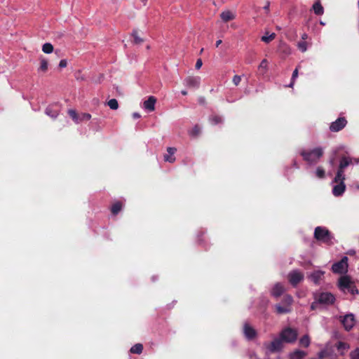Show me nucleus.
<instances>
[{"label":"nucleus","instance_id":"37998d69","mask_svg":"<svg viewBox=\"0 0 359 359\" xmlns=\"http://www.w3.org/2000/svg\"><path fill=\"white\" fill-rule=\"evenodd\" d=\"M241 81V78L240 76L235 75L233 78V83L235 86H238Z\"/></svg>","mask_w":359,"mask_h":359},{"label":"nucleus","instance_id":"f03ea898","mask_svg":"<svg viewBox=\"0 0 359 359\" xmlns=\"http://www.w3.org/2000/svg\"><path fill=\"white\" fill-rule=\"evenodd\" d=\"M297 338H274L270 343H264L263 348L266 355L280 353L285 344L294 343Z\"/></svg>","mask_w":359,"mask_h":359},{"label":"nucleus","instance_id":"e433bc0d","mask_svg":"<svg viewBox=\"0 0 359 359\" xmlns=\"http://www.w3.org/2000/svg\"><path fill=\"white\" fill-rule=\"evenodd\" d=\"M311 344L310 338H300L299 344L303 347H308Z\"/></svg>","mask_w":359,"mask_h":359},{"label":"nucleus","instance_id":"a19ab883","mask_svg":"<svg viewBox=\"0 0 359 359\" xmlns=\"http://www.w3.org/2000/svg\"><path fill=\"white\" fill-rule=\"evenodd\" d=\"M91 118V115L88 113H83L80 114L79 116V123L83 121H88Z\"/></svg>","mask_w":359,"mask_h":359},{"label":"nucleus","instance_id":"f704fd0d","mask_svg":"<svg viewBox=\"0 0 359 359\" xmlns=\"http://www.w3.org/2000/svg\"><path fill=\"white\" fill-rule=\"evenodd\" d=\"M210 121L212 123V124L216 125V124H218L219 123H222V118L220 116H219L213 115V116L210 117Z\"/></svg>","mask_w":359,"mask_h":359},{"label":"nucleus","instance_id":"7ed1b4c3","mask_svg":"<svg viewBox=\"0 0 359 359\" xmlns=\"http://www.w3.org/2000/svg\"><path fill=\"white\" fill-rule=\"evenodd\" d=\"M323 149L322 147H316L311 151L303 150L300 154L304 160L309 164H316L323 155Z\"/></svg>","mask_w":359,"mask_h":359},{"label":"nucleus","instance_id":"412c9836","mask_svg":"<svg viewBox=\"0 0 359 359\" xmlns=\"http://www.w3.org/2000/svg\"><path fill=\"white\" fill-rule=\"evenodd\" d=\"M243 332L245 337H255L256 331L249 324L245 323L243 327Z\"/></svg>","mask_w":359,"mask_h":359},{"label":"nucleus","instance_id":"5fc2aeb1","mask_svg":"<svg viewBox=\"0 0 359 359\" xmlns=\"http://www.w3.org/2000/svg\"><path fill=\"white\" fill-rule=\"evenodd\" d=\"M330 163L332 165H334V159H333V158H331V159L330 160Z\"/></svg>","mask_w":359,"mask_h":359},{"label":"nucleus","instance_id":"f257e3e1","mask_svg":"<svg viewBox=\"0 0 359 359\" xmlns=\"http://www.w3.org/2000/svg\"><path fill=\"white\" fill-rule=\"evenodd\" d=\"M348 345L342 341H337L334 344L327 343L325 347L318 353L320 359L327 357L337 356L338 354L343 355L348 349Z\"/></svg>","mask_w":359,"mask_h":359},{"label":"nucleus","instance_id":"2f4dec72","mask_svg":"<svg viewBox=\"0 0 359 359\" xmlns=\"http://www.w3.org/2000/svg\"><path fill=\"white\" fill-rule=\"evenodd\" d=\"M40 67L39 70L46 72L48 70V61L45 58L41 59Z\"/></svg>","mask_w":359,"mask_h":359},{"label":"nucleus","instance_id":"5701e85b","mask_svg":"<svg viewBox=\"0 0 359 359\" xmlns=\"http://www.w3.org/2000/svg\"><path fill=\"white\" fill-rule=\"evenodd\" d=\"M313 12L315 13V14L318 15H321L323 14L324 13V9H323V7L322 6L321 4L320 3V1H316L313 5Z\"/></svg>","mask_w":359,"mask_h":359},{"label":"nucleus","instance_id":"09e8293b","mask_svg":"<svg viewBox=\"0 0 359 359\" xmlns=\"http://www.w3.org/2000/svg\"><path fill=\"white\" fill-rule=\"evenodd\" d=\"M308 34H306V33H304L302 35V41H306L307 39H308Z\"/></svg>","mask_w":359,"mask_h":359},{"label":"nucleus","instance_id":"864d4df0","mask_svg":"<svg viewBox=\"0 0 359 359\" xmlns=\"http://www.w3.org/2000/svg\"><path fill=\"white\" fill-rule=\"evenodd\" d=\"M294 81H292H292H291V83H290V85H289L288 86H289V87H290V88H292V87H293V86H294Z\"/></svg>","mask_w":359,"mask_h":359},{"label":"nucleus","instance_id":"4d7b16f0","mask_svg":"<svg viewBox=\"0 0 359 359\" xmlns=\"http://www.w3.org/2000/svg\"><path fill=\"white\" fill-rule=\"evenodd\" d=\"M264 8L265 10H269V5H267V6H264Z\"/></svg>","mask_w":359,"mask_h":359},{"label":"nucleus","instance_id":"13d9d810","mask_svg":"<svg viewBox=\"0 0 359 359\" xmlns=\"http://www.w3.org/2000/svg\"><path fill=\"white\" fill-rule=\"evenodd\" d=\"M248 341L250 340H252V339H255V338H251V337H249V338H246Z\"/></svg>","mask_w":359,"mask_h":359},{"label":"nucleus","instance_id":"20e7f679","mask_svg":"<svg viewBox=\"0 0 359 359\" xmlns=\"http://www.w3.org/2000/svg\"><path fill=\"white\" fill-rule=\"evenodd\" d=\"M339 287L344 293H350L355 295L358 293V289L355 287L354 283L348 276H341L339 279Z\"/></svg>","mask_w":359,"mask_h":359},{"label":"nucleus","instance_id":"6ab92c4d","mask_svg":"<svg viewBox=\"0 0 359 359\" xmlns=\"http://www.w3.org/2000/svg\"><path fill=\"white\" fill-rule=\"evenodd\" d=\"M307 352L299 349L295 350L289 355V359H304Z\"/></svg>","mask_w":359,"mask_h":359},{"label":"nucleus","instance_id":"a878e982","mask_svg":"<svg viewBox=\"0 0 359 359\" xmlns=\"http://www.w3.org/2000/svg\"><path fill=\"white\" fill-rule=\"evenodd\" d=\"M46 114L50 116L53 118H56L59 114L58 111L53 110L51 107H48L46 109L45 111Z\"/></svg>","mask_w":359,"mask_h":359},{"label":"nucleus","instance_id":"4468645a","mask_svg":"<svg viewBox=\"0 0 359 359\" xmlns=\"http://www.w3.org/2000/svg\"><path fill=\"white\" fill-rule=\"evenodd\" d=\"M236 17V13L229 10L224 11L220 13V18L223 22H228L233 20Z\"/></svg>","mask_w":359,"mask_h":359},{"label":"nucleus","instance_id":"cd10ccee","mask_svg":"<svg viewBox=\"0 0 359 359\" xmlns=\"http://www.w3.org/2000/svg\"><path fill=\"white\" fill-rule=\"evenodd\" d=\"M68 114L71 116V118L73 119V121L79 123V116L80 115H78L76 111L74 109H69L68 110Z\"/></svg>","mask_w":359,"mask_h":359},{"label":"nucleus","instance_id":"4be33fe9","mask_svg":"<svg viewBox=\"0 0 359 359\" xmlns=\"http://www.w3.org/2000/svg\"><path fill=\"white\" fill-rule=\"evenodd\" d=\"M278 50L286 55H288L291 53L290 48L285 42L283 41H280L279 43Z\"/></svg>","mask_w":359,"mask_h":359},{"label":"nucleus","instance_id":"f3484780","mask_svg":"<svg viewBox=\"0 0 359 359\" xmlns=\"http://www.w3.org/2000/svg\"><path fill=\"white\" fill-rule=\"evenodd\" d=\"M298 335L297 330L292 327H286L282 330L279 337H297Z\"/></svg>","mask_w":359,"mask_h":359},{"label":"nucleus","instance_id":"2eb2a0df","mask_svg":"<svg viewBox=\"0 0 359 359\" xmlns=\"http://www.w3.org/2000/svg\"><path fill=\"white\" fill-rule=\"evenodd\" d=\"M156 99L154 96H150L148 100H145L143 103V107L148 111H153L155 110V104Z\"/></svg>","mask_w":359,"mask_h":359},{"label":"nucleus","instance_id":"72a5a7b5","mask_svg":"<svg viewBox=\"0 0 359 359\" xmlns=\"http://www.w3.org/2000/svg\"><path fill=\"white\" fill-rule=\"evenodd\" d=\"M297 48L302 53H304L307 50V43L304 41H300L297 43Z\"/></svg>","mask_w":359,"mask_h":359},{"label":"nucleus","instance_id":"603ef678","mask_svg":"<svg viewBox=\"0 0 359 359\" xmlns=\"http://www.w3.org/2000/svg\"><path fill=\"white\" fill-rule=\"evenodd\" d=\"M222 40H220V39L217 40L216 41V46L218 47L222 43Z\"/></svg>","mask_w":359,"mask_h":359},{"label":"nucleus","instance_id":"bf43d9fd","mask_svg":"<svg viewBox=\"0 0 359 359\" xmlns=\"http://www.w3.org/2000/svg\"><path fill=\"white\" fill-rule=\"evenodd\" d=\"M320 23V25H325V23H324L323 22H322V21H321Z\"/></svg>","mask_w":359,"mask_h":359},{"label":"nucleus","instance_id":"de8ad7c7","mask_svg":"<svg viewBox=\"0 0 359 359\" xmlns=\"http://www.w3.org/2000/svg\"><path fill=\"white\" fill-rule=\"evenodd\" d=\"M133 117L134 118H140V117H141V116H140V114L138 112H134V113L133 114Z\"/></svg>","mask_w":359,"mask_h":359},{"label":"nucleus","instance_id":"9b49d317","mask_svg":"<svg viewBox=\"0 0 359 359\" xmlns=\"http://www.w3.org/2000/svg\"><path fill=\"white\" fill-rule=\"evenodd\" d=\"M288 278L290 283L293 286H296L303 280L304 275L299 271H292L288 274Z\"/></svg>","mask_w":359,"mask_h":359},{"label":"nucleus","instance_id":"ea45409f","mask_svg":"<svg viewBox=\"0 0 359 359\" xmlns=\"http://www.w3.org/2000/svg\"><path fill=\"white\" fill-rule=\"evenodd\" d=\"M133 36L134 37V43H135L140 44L144 41V40L137 35V32L136 31H134L133 32Z\"/></svg>","mask_w":359,"mask_h":359},{"label":"nucleus","instance_id":"f8f14e48","mask_svg":"<svg viewBox=\"0 0 359 359\" xmlns=\"http://www.w3.org/2000/svg\"><path fill=\"white\" fill-rule=\"evenodd\" d=\"M346 123L347 121L344 118H339L331 123L330 129L332 132H338L345 127Z\"/></svg>","mask_w":359,"mask_h":359},{"label":"nucleus","instance_id":"052dcab7","mask_svg":"<svg viewBox=\"0 0 359 359\" xmlns=\"http://www.w3.org/2000/svg\"><path fill=\"white\" fill-rule=\"evenodd\" d=\"M203 48H201V50L200 53H203Z\"/></svg>","mask_w":359,"mask_h":359},{"label":"nucleus","instance_id":"a18cd8bd","mask_svg":"<svg viewBox=\"0 0 359 359\" xmlns=\"http://www.w3.org/2000/svg\"><path fill=\"white\" fill-rule=\"evenodd\" d=\"M203 65V62L201 59H198L196 63V69H199Z\"/></svg>","mask_w":359,"mask_h":359},{"label":"nucleus","instance_id":"c03bdc74","mask_svg":"<svg viewBox=\"0 0 359 359\" xmlns=\"http://www.w3.org/2000/svg\"><path fill=\"white\" fill-rule=\"evenodd\" d=\"M67 65V62L66 60H61L59 63V67L60 68L66 67Z\"/></svg>","mask_w":359,"mask_h":359},{"label":"nucleus","instance_id":"58836bf2","mask_svg":"<svg viewBox=\"0 0 359 359\" xmlns=\"http://www.w3.org/2000/svg\"><path fill=\"white\" fill-rule=\"evenodd\" d=\"M267 60L266 59H264L259 66V69L262 71L263 73L266 72V71L267 70Z\"/></svg>","mask_w":359,"mask_h":359},{"label":"nucleus","instance_id":"c756f323","mask_svg":"<svg viewBox=\"0 0 359 359\" xmlns=\"http://www.w3.org/2000/svg\"><path fill=\"white\" fill-rule=\"evenodd\" d=\"M292 302H293V299H292V296H290L289 294H286L284 296L283 299V303L284 304L285 306L290 307Z\"/></svg>","mask_w":359,"mask_h":359},{"label":"nucleus","instance_id":"9d476101","mask_svg":"<svg viewBox=\"0 0 359 359\" xmlns=\"http://www.w3.org/2000/svg\"><path fill=\"white\" fill-rule=\"evenodd\" d=\"M316 300L319 304L330 305L334 303L335 298L334 295L330 292H322L316 297Z\"/></svg>","mask_w":359,"mask_h":359},{"label":"nucleus","instance_id":"6e6552de","mask_svg":"<svg viewBox=\"0 0 359 359\" xmlns=\"http://www.w3.org/2000/svg\"><path fill=\"white\" fill-rule=\"evenodd\" d=\"M340 322L346 330H350L353 328L355 323V316L353 313H348L344 316L339 317Z\"/></svg>","mask_w":359,"mask_h":359},{"label":"nucleus","instance_id":"aec40b11","mask_svg":"<svg viewBox=\"0 0 359 359\" xmlns=\"http://www.w3.org/2000/svg\"><path fill=\"white\" fill-rule=\"evenodd\" d=\"M324 273L323 271H316L309 276V278L314 283L318 284L320 280L323 278Z\"/></svg>","mask_w":359,"mask_h":359},{"label":"nucleus","instance_id":"8fccbe9b","mask_svg":"<svg viewBox=\"0 0 359 359\" xmlns=\"http://www.w3.org/2000/svg\"><path fill=\"white\" fill-rule=\"evenodd\" d=\"M318 302L317 301H316L315 302L312 303V304H311V309H316V306H317V304H318Z\"/></svg>","mask_w":359,"mask_h":359},{"label":"nucleus","instance_id":"c9c22d12","mask_svg":"<svg viewBox=\"0 0 359 359\" xmlns=\"http://www.w3.org/2000/svg\"><path fill=\"white\" fill-rule=\"evenodd\" d=\"M316 175L320 179L324 178L325 175L324 169L322 167H318L316 170Z\"/></svg>","mask_w":359,"mask_h":359},{"label":"nucleus","instance_id":"39448f33","mask_svg":"<svg viewBox=\"0 0 359 359\" xmlns=\"http://www.w3.org/2000/svg\"><path fill=\"white\" fill-rule=\"evenodd\" d=\"M351 164H353V159L351 157L345 155L341 156L338 170L336 175L337 180H339L340 178L341 179L342 177H345L344 173V169Z\"/></svg>","mask_w":359,"mask_h":359},{"label":"nucleus","instance_id":"ddd939ff","mask_svg":"<svg viewBox=\"0 0 359 359\" xmlns=\"http://www.w3.org/2000/svg\"><path fill=\"white\" fill-rule=\"evenodd\" d=\"M184 82L187 87L197 88L200 86L201 77L189 76L185 79Z\"/></svg>","mask_w":359,"mask_h":359},{"label":"nucleus","instance_id":"6e6d98bb","mask_svg":"<svg viewBox=\"0 0 359 359\" xmlns=\"http://www.w3.org/2000/svg\"><path fill=\"white\" fill-rule=\"evenodd\" d=\"M181 93L183 95H186L187 94V92L186 90H182Z\"/></svg>","mask_w":359,"mask_h":359},{"label":"nucleus","instance_id":"680f3d73","mask_svg":"<svg viewBox=\"0 0 359 359\" xmlns=\"http://www.w3.org/2000/svg\"><path fill=\"white\" fill-rule=\"evenodd\" d=\"M142 1L144 4H145L146 0H142Z\"/></svg>","mask_w":359,"mask_h":359},{"label":"nucleus","instance_id":"a211bd4d","mask_svg":"<svg viewBox=\"0 0 359 359\" xmlns=\"http://www.w3.org/2000/svg\"><path fill=\"white\" fill-rule=\"evenodd\" d=\"M176 150L177 149L175 147H168L167 148L168 154H165L164 156V160L169 163L175 162V157L174 156V154H175Z\"/></svg>","mask_w":359,"mask_h":359},{"label":"nucleus","instance_id":"0eeeda50","mask_svg":"<svg viewBox=\"0 0 359 359\" xmlns=\"http://www.w3.org/2000/svg\"><path fill=\"white\" fill-rule=\"evenodd\" d=\"M348 269V257H344L339 262L334 263L332 270L335 273H345Z\"/></svg>","mask_w":359,"mask_h":359},{"label":"nucleus","instance_id":"4c0bfd02","mask_svg":"<svg viewBox=\"0 0 359 359\" xmlns=\"http://www.w3.org/2000/svg\"><path fill=\"white\" fill-rule=\"evenodd\" d=\"M200 132V128L198 126H195L192 130L189 131V135L192 137H197Z\"/></svg>","mask_w":359,"mask_h":359},{"label":"nucleus","instance_id":"1a4fd4ad","mask_svg":"<svg viewBox=\"0 0 359 359\" xmlns=\"http://www.w3.org/2000/svg\"><path fill=\"white\" fill-rule=\"evenodd\" d=\"M345 177H342V178L339 180H337V175L334 177V182L336 184L334 185L332 189V193L335 196H341L345 189L346 185L344 184Z\"/></svg>","mask_w":359,"mask_h":359},{"label":"nucleus","instance_id":"79ce46f5","mask_svg":"<svg viewBox=\"0 0 359 359\" xmlns=\"http://www.w3.org/2000/svg\"><path fill=\"white\" fill-rule=\"evenodd\" d=\"M351 359H359V348H356L351 353Z\"/></svg>","mask_w":359,"mask_h":359},{"label":"nucleus","instance_id":"7c9ffc66","mask_svg":"<svg viewBox=\"0 0 359 359\" xmlns=\"http://www.w3.org/2000/svg\"><path fill=\"white\" fill-rule=\"evenodd\" d=\"M276 36V35L275 33H272L269 35H268V33H266V34L263 36L261 39L262 41L265 43H269L270 41L275 39Z\"/></svg>","mask_w":359,"mask_h":359},{"label":"nucleus","instance_id":"bb28decb","mask_svg":"<svg viewBox=\"0 0 359 359\" xmlns=\"http://www.w3.org/2000/svg\"><path fill=\"white\" fill-rule=\"evenodd\" d=\"M53 46L50 43H46L42 46V50L44 53L50 54L53 51Z\"/></svg>","mask_w":359,"mask_h":359},{"label":"nucleus","instance_id":"3c124183","mask_svg":"<svg viewBox=\"0 0 359 359\" xmlns=\"http://www.w3.org/2000/svg\"><path fill=\"white\" fill-rule=\"evenodd\" d=\"M205 97H200V98H199V102H200L201 104H204V103H205Z\"/></svg>","mask_w":359,"mask_h":359},{"label":"nucleus","instance_id":"b1692460","mask_svg":"<svg viewBox=\"0 0 359 359\" xmlns=\"http://www.w3.org/2000/svg\"><path fill=\"white\" fill-rule=\"evenodd\" d=\"M276 312L278 314L287 313L291 311L290 307L287 306H281L280 304L276 305Z\"/></svg>","mask_w":359,"mask_h":359},{"label":"nucleus","instance_id":"473e14b6","mask_svg":"<svg viewBox=\"0 0 359 359\" xmlns=\"http://www.w3.org/2000/svg\"><path fill=\"white\" fill-rule=\"evenodd\" d=\"M107 105L113 110H116L118 108V103L116 99L109 100L107 102Z\"/></svg>","mask_w":359,"mask_h":359},{"label":"nucleus","instance_id":"49530a36","mask_svg":"<svg viewBox=\"0 0 359 359\" xmlns=\"http://www.w3.org/2000/svg\"><path fill=\"white\" fill-rule=\"evenodd\" d=\"M297 76H298V68L297 67L292 73L291 80L294 81L297 78Z\"/></svg>","mask_w":359,"mask_h":359},{"label":"nucleus","instance_id":"393cba45","mask_svg":"<svg viewBox=\"0 0 359 359\" xmlns=\"http://www.w3.org/2000/svg\"><path fill=\"white\" fill-rule=\"evenodd\" d=\"M142 350H143L142 344L138 343V344H136L134 346H133L130 348V351L132 353L140 354L142 352Z\"/></svg>","mask_w":359,"mask_h":359},{"label":"nucleus","instance_id":"423d86ee","mask_svg":"<svg viewBox=\"0 0 359 359\" xmlns=\"http://www.w3.org/2000/svg\"><path fill=\"white\" fill-rule=\"evenodd\" d=\"M314 237L316 239L324 243H329L332 239L329 231L321 226H318L315 229Z\"/></svg>","mask_w":359,"mask_h":359},{"label":"nucleus","instance_id":"dca6fc26","mask_svg":"<svg viewBox=\"0 0 359 359\" xmlns=\"http://www.w3.org/2000/svg\"><path fill=\"white\" fill-rule=\"evenodd\" d=\"M285 291V288L281 283H277L273 287L271 294L273 297L277 298L279 297Z\"/></svg>","mask_w":359,"mask_h":359},{"label":"nucleus","instance_id":"c85d7f7f","mask_svg":"<svg viewBox=\"0 0 359 359\" xmlns=\"http://www.w3.org/2000/svg\"><path fill=\"white\" fill-rule=\"evenodd\" d=\"M122 208V204L120 202L115 203L111 207V212L114 215L118 214Z\"/></svg>","mask_w":359,"mask_h":359}]
</instances>
